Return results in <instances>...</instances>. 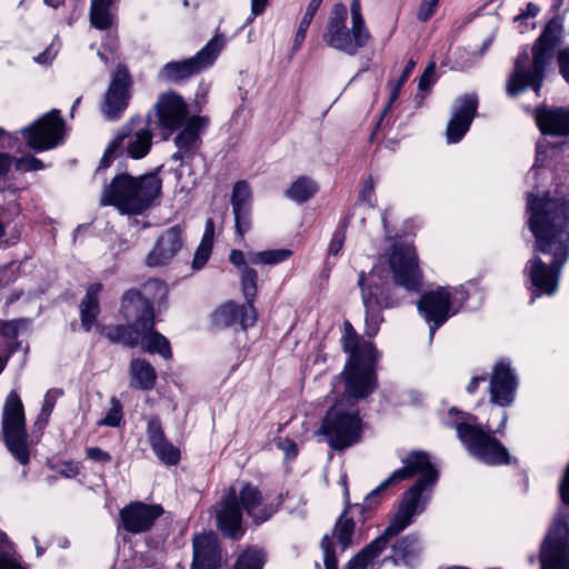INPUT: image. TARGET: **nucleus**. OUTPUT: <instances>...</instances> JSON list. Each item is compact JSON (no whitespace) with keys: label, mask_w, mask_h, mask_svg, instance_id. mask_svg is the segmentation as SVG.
Returning a JSON list of instances; mask_svg holds the SVG:
<instances>
[{"label":"nucleus","mask_w":569,"mask_h":569,"mask_svg":"<svg viewBox=\"0 0 569 569\" xmlns=\"http://www.w3.org/2000/svg\"><path fill=\"white\" fill-rule=\"evenodd\" d=\"M342 339L343 350L349 353L341 376L333 379V388L343 381V397L327 412L322 422V433L335 450H343L360 440L361 419L356 402L367 398L376 389L373 363L375 348L371 342L360 341L351 325L346 322Z\"/></svg>","instance_id":"nucleus-1"},{"label":"nucleus","mask_w":569,"mask_h":569,"mask_svg":"<svg viewBox=\"0 0 569 569\" xmlns=\"http://www.w3.org/2000/svg\"><path fill=\"white\" fill-rule=\"evenodd\" d=\"M403 467L393 471L376 489L366 496V502H370L381 491L393 486L396 482L409 479L419 473L416 483L410 487L399 502L395 516L391 518L383 532L358 552L349 562L346 569H366L389 545L390 540L411 525L415 516L423 512L428 497L423 491L428 486H433L438 480V471L430 462L429 456L423 451H413L402 460ZM321 549L326 569H338V561L332 549L331 538L326 535L321 539Z\"/></svg>","instance_id":"nucleus-2"},{"label":"nucleus","mask_w":569,"mask_h":569,"mask_svg":"<svg viewBox=\"0 0 569 569\" xmlns=\"http://www.w3.org/2000/svg\"><path fill=\"white\" fill-rule=\"evenodd\" d=\"M529 228L536 238V252L551 254L550 264L539 257L528 261L532 286L541 293L553 295L559 273L569 257V204L562 199L528 196Z\"/></svg>","instance_id":"nucleus-3"},{"label":"nucleus","mask_w":569,"mask_h":569,"mask_svg":"<svg viewBox=\"0 0 569 569\" xmlns=\"http://www.w3.org/2000/svg\"><path fill=\"white\" fill-rule=\"evenodd\" d=\"M123 317L131 322L127 326H106L101 335L112 343H121L133 348L141 345L143 351L159 353L164 359L172 357L169 340L156 331L154 310L152 303L138 290H128L121 302Z\"/></svg>","instance_id":"nucleus-4"},{"label":"nucleus","mask_w":569,"mask_h":569,"mask_svg":"<svg viewBox=\"0 0 569 569\" xmlns=\"http://www.w3.org/2000/svg\"><path fill=\"white\" fill-rule=\"evenodd\" d=\"M562 23L557 19L550 20L531 48L532 60L527 51L517 57L507 82L510 97H517L529 88L540 96L546 71L551 64L556 47L562 40Z\"/></svg>","instance_id":"nucleus-5"},{"label":"nucleus","mask_w":569,"mask_h":569,"mask_svg":"<svg viewBox=\"0 0 569 569\" xmlns=\"http://www.w3.org/2000/svg\"><path fill=\"white\" fill-rule=\"evenodd\" d=\"M242 511L259 525L267 521L276 512V508L263 503L260 490L251 483H242L239 491L236 487H230L222 500L214 506L217 527L223 536L232 539L242 537Z\"/></svg>","instance_id":"nucleus-6"},{"label":"nucleus","mask_w":569,"mask_h":569,"mask_svg":"<svg viewBox=\"0 0 569 569\" xmlns=\"http://www.w3.org/2000/svg\"><path fill=\"white\" fill-rule=\"evenodd\" d=\"M161 180L156 173L132 177L117 174L102 191L100 203L113 206L121 213L141 214L160 194Z\"/></svg>","instance_id":"nucleus-7"},{"label":"nucleus","mask_w":569,"mask_h":569,"mask_svg":"<svg viewBox=\"0 0 569 569\" xmlns=\"http://www.w3.org/2000/svg\"><path fill=\"white\" fill-rule=\"evenodd\" d=\"M473 420V417L462 413L452 422L469 453L488 465L509 463L510 456L506 447Z\"/></svg>","instance_id":"nucleus-8"},{"label":"nucleus","mask_w":569,"mask_h":569,"mask_svg":"<svg viewBox=\"0 0 569 569\" xmlns=\"http://www.w3.org/2000/svg\"><path fill=\"white\" fill-rule=\"evenodd\" d=\"M348 10L342 3L333 6L323 32V41L338 51L349 56H355L359 49L363 48L370 33L366 27L351 22V28L347 27Z\"/></svg>","instance_id":"nucleus-9"},{"label":"nucleus","mask_w":569,"mask_h":569,"mask_svg":"<svg viewBox=\"0 0 569 569\" xmlns=\"http://www.w3.org/2000/svg\"><path fill=\"white\" fill-rule=\"evenodd\" d=\"M24 410L19 395L11 391L3 405L2 433L11 455L22 465L29 462Z\"/></svg>","instance_id":"nucleus-10"},{"label":"nucleus","mask_w":569,"mask_h":569,"mask_svg":"<svg viewBox=\"0 0 569 569\" xmlns=\"http://www.w3.org/2000/svg\"><path fill=\"white\" fill-rule=\"evenodd\" d=\"M541 569H569V511L560 509L540 548Z\"/></svg>","instance_id":"nucleus-11"},{"label":"nucleus","mask_w":569,"mask_h":569,"mask_svg":"<svg viewBox=\"0 0 569 569\" xmlns=\"http://www.w3.org/2000/svg\"><path fill=\"white\" fill-rule=\"evenodd\" d=\"M383 268L376 266L369 272L359 274L358 284L361 288L362 303L366 309V332L368 336H375L382 321L380 311L383 308H390L393 302L386 295L385 281L382 279Z\"/></svg>","instance_id":"nucleus-12"},{"label":"nucleus","mask_w":569,"mask_h":569,"mask_svg":"<svg viewBox=\"0 0 569 569\" xmlns=\"http://www.w3.org/2000/svg\"><path fill=\"white\" fill-rule=\"evenodd\" d=\"M224 47L221 36H214L196 56L181 61L166 63L159 71V79L179 82L211 66Z\"/></svg>","instance_id":"nucleus-13"},{"label":"nucleus","mask_w":569,"mask_h":569,"mask_svg":"<svg viewBox=\"0 0 569 569\" xmlns=\"http://www.w3.org/2000/svg\"><path fill=\"white\" fill-rule=\"evenodd\" d=\"M388 266L397 286L403 287L408 291L420 289L422 276L412 246L395 244L388 258Z\"/></svg>","instance_id":"nucleus-14"},{"label":"nucleus","mask_w":569,"mask_h":569,"mask_svg":"<svg viewBox=\"0 0 569 569\" xmlns=\"http://www.w3.org/2000/svg\"><path fill=\"white\" fill-rule=\"evenodd\" d=\"M64 122L58 110H51L32 124L21 129L27 144L36 150H49L62 140Z\"/></svg>","instance_id":"nucleus-15"},{"label":"nucleus","mask_w":569,"mask_h":569,"mask_svg":"<svg viewBox=\"0 0 569 569\" xmlns=\"http://www.w3.org/2000/svg\"><path fill=\"white\" fill-rule=\"evenodd\" d=\"M113 141L121 154L126 152L132 159L146 157L152 146V132L148 120L141 117L132 118L121 128Z\"/></svg>","instance_id":"nucleus-16"},{"label":"nucleus","mask_w":569,"mask_h":569,"mask_svg":"<svg viewBox=\"0 0 569 569\" xmlns=\"http://www.w3.org/2000/svg\"><path fill=\"white\" fill-rule=\"evenodd\" d=\"M451 296L446 288L426 292L418 302V310L429 326L430 340L436 330L455 312L451 311Z\"/></svg>","instance_id":"nucleus-17"},{"label":"nucleus","mask_w":569,"mask_h":569,"mask_svg":"<svg viewBox=\"0 0 569 569\" xmlns=\"http://www.w3.org/2000/svg\"><path fill=\"white\" fill-rule=\"evenodd\" d=\"M130 86L131 78L127 68L119 64L101 104V111L107 119L117 120L127 109L130 99Z\"/></svg>","instance_id":"nucleus-18"},{"label":"nucleus","mask_w":569,"mask_h":569,"mask_svg":"<svg viewBox=\"0 0 569 569\" xmlns=\"http://www.w3.org/2000/svg\"><path fill=\"white\" fill-rule=\"evenodd\" d=\"M518 379L507 360L498 361L489 381L490 401L500 407L510 406L516 398Z\"/></svg>","instance_id":"nucleus-19"},{"label":"nucleus","mask_w":569,"mask_h":569,"mask_svg":"<svg viewBox=\"0 0 569 569\" xmlns=\"http://www.w3.org/2000/svg\"><path fill=\"white\" fill-rule=\"evenodd\" d=\"M160 129L170 133L178 130L188 120V106L183 98L174 91L163 92L154 104Z\"/></svg>","instance_id":"nucleus-20"},{"label":"nucleus","mask_w":569,"mask_h":569,"mask_svg":"<svg viewBox=\"0 0 569 569\" xmlns=\"http://www.w3.org/2000/svg\"><path fill=\"white\" fill-rule=\"evenodd\" d=\"M162 515L163 508L160 505L136 501L120 510V520L126 531L137 535L150 530Z\"/></svg>","instance_id":"nucleus-21"},{"label":"nucleus","mask_w":569,"mask_h":569,"mask_svg":"<svg viewBox=\"0 0 569 569\" xmlns=\"http://www.w3.org/2000/svg\"><path fill=\"white\" fill-rule=\"evenodd\" d=\"M183 229L177 224L164 230L154 242L146 258V264L150 268L167 266L181 250Z\"/></svg>","instance_id":"nucleus-22"},{"label":"nucleus","mask_w":569,"mask_h":569,"mask_svg":"<svg viewBox=\"0 0 569 569\" xmlns=\"http://www.w3.org/2000/svg\"><path fill=\"white\" fill-rule=\"evenodd\" d=\"M477 107L478 99L475 94H466L456 100L446 132L449 143H456L463 138L477 113Z\"/></svg>","instance_id":"nucleus-23"},{"label":"nucleus","mask_w":569,"mask_h":569,"mask_svg":"<svg viewBox=\"0 0 569 569\" xmlns=\"http://www.w3.org/2000/svg\"><path fill=\"white\" fill-rule=\"evenodd\" d=\"M236 230L243 236L251 228L252 191L244 180L237 181L231 193Z\"/></svg>","instance_id":"nucleus-24"},{"label":"nucleus","mask_w":569,"mask_h":569,"mask_svg":"<svg viewBox=\"0 0 569 569\" xmlns=\"http://www.w3.org/2000/svg\"><path fill=\"white\" fill-rule=\"evenodd\" d=\"M535 119L541 133L553 137L569 136V107H538Z\"/></svg>","instance_id":"nucleus-25"},{"label":"nucleus","mask_w":569,"mask_h":569,"mask_svg":"<svg viewBox=\"0 0 569 569\" xmlns=\"http://www.w3.org/2000/svg\"><path fill=\"white\" fill-rule=\"evenodd\" d=\"M258 318L256 308L251 302L237 305L228 301L214 312V321L219 326L239 325L243 330L252 327Z\"/></svg>","instance_id":"nucleus-26"},{"label":"nucleus","mask_w":569,"mask_h":569,"mask_svg":"<svg viewBox=\"0 0 569 569\" xmlns=\"http://www.w3.org/2000/svg\"><path fill=\"white\" fill-rule=\"evenodd\" d=\"M209 122L210 120L207 116L193 114L189 117L179 128L173 139L176 148L196 154L202 144L201 136L208 128Z\"/></svg>","instance_id":"nucleus-27"},{"label":"nucleus","mask_w":569,"mask_h":569,"mask_svg":"<svg viewBox=\"0 0 569 569\" xmlns=\"http://www.w3.org/2000/svg\"><path fill=\"white\" fill-rule=\"evenodd\" d=\"M218 540L212 533L193 538V561L191 569H221Z\"/></svg>","instance_id":"nucleus-28"},{"label":"nucleus","mask_w":569,"mask_h":569,"mask_svg":"<svg viewBox=\"0 0 569 569\" xmlns=\"http://www.w3.org/2000/svg\"><path fill=\"white\" fill-rule=\"evenodd\" d=\"M147 436L153 453L162 463L176 466L179 462L180 450L168 441L159 419L149 420Z\"/></svg>","instance_id":"nucleus-29"},{"label":"nucleus","mask_w":569,"mask_h":569,"mask_svg":"<svg viewBox=\"0 0 569 569\" xmlns=\"http://www.w3.org/2000/svg\"><path fill=\"white\" fill-rule=\"evenodd\" d=\"M421 552V542L416 535H408L392 545L391 559L395 565L415 567Z\"/></svg>","instance_id":"nucleus-30"},{"label":"nucleus","mask_w":569,"mask_h":569,"mask_svg":"<svg viewBox=\"0 0 569 569\" xmlns=\"http://www.w3.org/2000/svg\"><path fill=\"white\" fill-rule=\"evenodd\" d=\"M102 290L101 283H92L87 289L83 299L80 302V319L81 326L86 331H89L99 315V295Z\"/></svg>","instance_id":"nucleus-31"},{"label":"nucleus","mask_w":569,"mask_h":569,"mask_svg":"<svg viewBox=\"0 0 569 569\" xmlns=\"http://www.w3.org/2000/svg\"><path fill=\"white\" fill-rule=\"evenodd\" d=\"M130 375L134 386L142 390H151L156 385L154 368L144 359H133L130 362Z\"/></svg>","instance_id":"nucleus-32"},{"label":"nucleus","mask_w":569,"mask_h":569,"mask_svg":"<svg viewBox=\"0 0 569 569\" xmlns=\"http://www.w3.org/2000/svg\"><path fill=\"white\" fill-rule=\"evenodd\" d=\"M318 189L319 187L313 179L307 176H300L284 191V196L293 202L303 203L311 199L317 193Z\"/></svg>","instance_id":"nucleus-33"},{"label":"nucleus","mask_w":569,"mask_h":569,"mask_svg":"<svg viewBox=\"0 0 569 569\" xmlns=\"http://www.w3.org/2000/svg\"><path fill=\"white\" fill-rule=\"evenodd\" d=\"M214 223L211 218L206 221L204 232L192 259V268L200 270L204 267L212 252Z\"/></svg>","instance_id":"nucleus-34"},{"label":"nucleus","mask_w":569,"mask_h":569,"mask_svg":"<svg viewBox=\"0 0 569 569\" xmlns=\"http://www.w3.org/2000/svg\"><path fill=\"white\" fill-rule=\"evenodd\" d=\"M113 0H91L90 22L100 30H106L112 24L110 7Z\"/></svg>","instance_id":"nucleus-35"},{"label":"nucleus","mask_w":569,"mask_h":569,"mask_svg":"<svg viewBox=\"0 0 569 569\" xmlns=\"http://www.w3.org/2000/svg\"><path fill=\"white\" fill-rule=\"evenodd\" d=\"M292 256L290 249H271L264 251H249V262L258 266H273L281 263Z\"/></svg>","instance_id":"nucleus-36"},{"label":"nucleus","mask_w":569,"mask_h":569,"mask_svg":"<svg viewBox=\"0 0 569 569\" xmlns=\"http://www.w3.org/2000/svg\"><path fill=\"white\" fill-rule=\"evenodd\" d=\"M355 521L351 518H348L346 512L342 513L336 522L333 530V535L337 537L342 550L350 546Z\"/></svg>","instance_id":"nucleus-37"},{"label":"nucleus","mask_w":569,"mask_h":569,"mask_svg":"<svg viewBox=\"0 0 569 569\" xmlns=\"http://www.w3.org/2000/svg\"><path fill=\"white\" fill-rule=\"evenodd\" d=\"M257 281L258 273L254 269L243 268V270L240 272V282L243 297L247 302H251L252 305L258 292Z\"/></svg>","instance_id":"nucleus-38"},{"label":"nucleus","mask_w":569,"mask_h":569,"mask_svg":"<svg viewBox=\"0 0 569 569\" xmlns=\"http://www.w3.org/2000/svg\"><path fill=\"white\" fill-rule=\"evenodd\" d=\"M262 553L254 549H248L239 556L234 569H262Z\"/></svg>","instance_id":"nucleus-39"},{"label":"nucleus","mask_w":569,"mask_h":569,"mask_svg":"<svg viewBox=\"0 0 569 569\" xmlns=\"http://www.w3.org/2000/svg\"><path fill=\"white\" fill-rule=\"evenodd\" d=\"M415 67H416V61L413 59H410L407 62V66L405 67L402 73L399 77V79L397 80V82L392 84V89H391V93H390V99H389V104H391L393 101H396L398 99L399 93H400L402 87L405 86V83L407 82L408 78L412 73Z\"/></svg>","instance_id":"nucleus-40"},{"label":"nucleus","mask_w":569,"mask_h":569,"mask_svg":"<svg viewBox=\"0 0 569 569\" xmlns=\"http://www.w3.org/2000/svg\"><path fill=\"white\" fill-rule=\"evenodd\" d=\"M60 395L61 392L57 389L48 390L47 393L44 395L43 403L39 416V419H42L44 425L48 422V419Z\"/></svg>","instance_id":"nucleus-41"},{"label":"nucleus","mask_w":569,"mask_h":569,"mask_svg":"<svg viewBox=\"0 0 569 569\" xmlns=\"http://www.w3.org/2000/svg\"><path fill=\"white\" fill-rule=\"evenodd\" d=\"M313 18H315V14L305 12L301 21L299 22V27H298V30L295 36V40H293V50L295 51H297L301 48V46L306 39L307 30H308L310 23L312 22Z\"/></svg>","instance_id":"nucleus-42"},{"label":"nucleus","mask_w":569,"mask_h":569,"mask_svg":"<svg viewBox=\"0 0 569 569\" xmlns=\"http://www.w3.org/2000/svg\"><path fill=\"white\" fill-rule=\"evenodd\" d=\"M14 167L20 171H36L44 168L41 160L33 156L20 157L14 159Z\"/></svg>","instance_id":"nucleus-43"},{"label":"nucleus","mask_w":569,"mask_h":569,"mask_svg":"<svg viewBox=\"0 0 569 569\" xmlns=\"http://www.w3.org/2000/svg\"><path fill=\"white\" fill-rule=\"evenodd\" d=\"M112 406L107 412L106 417L99 421V425L101 426H109V427H117L119 426L122 413H121V406L118 400L112 399L111 401Z\"/></svg>","instance_id":"nucleus-44"},{"label":"nucleus","mask_w":569,"mask_h":569,"mask_svg":"<svg viewBox=\"0 0 569 569\" xmlns=\"http://www.w3.org/2000/svg\"><path fill=\"white\" fill-rule=\"evenodd\" d=\"M436 82V63L430 62L419 78L418 88L421 91L429 90Z\"/></svg>","instance_id":"nucleus-45"},{"label":"nucleus","mask_w":569,"mask_h":569,"mask_svg":"<svg viewBox=\"0 0 569 569\" xmlns=\"http://www.w3.org/2000/svg\"><path fill=\"white\" fill-rule=\"evenodd\" d=\"M16 557H18V555L14 550V545L7 533L0 530V562Z\"/></svg>","instance_id":"nucleus-46"},{"label":"nucleus","mask_w":569,"mask_h":569,"mask_svg":"<svg viewBox=\"0 0 569 569\" xmlns=\"http://www.w3.org/2000/svg\"><path fill=\"white\" fill-rule=\"evenodd\" d=\"M559 73L569 84V47L562 48L557 53Z\"/></svg>","instance_id":"nucleus-47"},{"label":"nucleus","mask_w":569,"mask_h":569,"mask_svg":"<svg viewBox=\"0 0 569 569\" xmlns=\"http://www.w3.org/2000/svg\"><path fill=\"white\" fill-rule=\"evenodd\" d=\"M119 154H121V152H120L119 148L117 147V143H114V141L112 140L108 144V147L100 160V164L97 169V172H99L102 169H107L111 164L112 160L116 157H118Z\"/></svg>","instance_id":"nucleus-48"},{"label":"nucleus","mask_w":569,"mask_h":569,"mask_svg":"<svg viewBox=\"0 0 569 569\" xmlns=\"http://www.w3.org/2000/svg\"><path fill=\"white\" fill-rule=\"evenodd\" d=\"M439 0H422L419 11L418 19L421 21L429 20L436 12Z\"/></svg>","instance_id":"nucleus-49"},{"label":"nucleus","mask_w":569,"mask_h":569,"mask_svg":"<svg viewBox=\"0 0 569 569\" xmlns=\"http://www.w3.org/2000/svg\"><path fill=\"white\" fill-rule=\"evenodd\" d=\"M249 251L247 253L242 252L241 250L233 249L231 250L229 254V261L239 269L241 272L243 268H250L249 267Z\"/></svg>","instance_id":"nucleus-50"},{"label":"nucleus","mask_w":569,"mask_h":569,"mask_svg":"<svg viewBox=\"0 0 569 569\" xmlns=\"http://www.w3.org/2000/svg\"><path fill=\"white\" fill-rule=\"evenodd\" d=\"M20 327L19 320L2 321L0 320V335L7 339H13L18 335Z\"/></svg>","instance_id":"nucleus-51"},{"label":"nucleus","mask_w":569,"mask_h":569,"mask_svg":"<svg viewBox=\"0 0 569 569\" xmlns=\"http://www.w3.org/2000/svg\"><path fill=\"white\" fill-rule=\"evenodd\" d=\"M345 231L343 230H337L331 239V242L329 244V253L337 256L340 250L342 249V246L345 243Z\"/></svg>","instance_id":"nucleus-52"},{"label":"nucleus","mask_w":569,"mask_h":569,"mask_svg":"<svg viewBox=\"0 0 569 569\" xmlns=\"http://www.w3.org/2000/svg\"><path fill=\"white\" fill-rule=\"evenodd\" d=\"M86 453L89 459L97 462H109L111 460L110 453L98 447L87 448Z\"/></svg>","instance_id":"nucleus-53"},{"label":"nucleus","mask_w":569,"mask_h":569,"mask_svg":"<svg viewBox=\"0 0 569 569\" xmlns=\"http://www.w3.org/2000/svg\"><path fill=\"white\" fill-rule=\"evenodd\" d=\"M350 11H351V22H353L355 24L361 26V27H366L365 19L361 13L360 0H352Z\"/></svg>","instance_id":"nucleus-54"},{"label":"nucleus","mask_w":569,"mask_h":569,"mask_svg":"<svg viewBox=\"0 0 569 569\" xmlns=\"http://www.w3.org/2000/svg\"><path fill=\"white\" fill-rule=\"evenodd\" d=\"M79 472H80L79 467L71 461L62 463L61 469H60V475H62L63 477H67V478H73V477L78 476Z\"/></svg>","instance_id":"nucleus-55"},{"label":"nucleus","mask_w":569,"mask_h":569,"mask_svg":"<svg viewBox=\"0 0 569 569\" xmlns=\"http://www.w3.org/2000/svg\"><path fill=\"white\" fill-rule=\"evenodd\" d=\"M57 54V50L53 49V46H50L47 50H44L42 53L38 54L34 60L38 63L47 64L50 63L53 58Z\"/></svg>","instance_id":"nucleus-56"},{"label":"nucleus","mask_w":569,"mask_h":569,"mask_svg":"<svg viewBox=\"0 0 569 569\" xmlns=\"http://www.w3.org/2000/svg\"><path fill=\"white\" fill-rule=\"evenodd\" d=\"M144 290L147 292H151L152 290H154V291H157L160 295V298L166 297L167 293H168V290H167L166 286L162 282L157 281V280L149 281L146 284Z\"/></svg>","instance_id":"nucleus-57"},{"label":"nucleus","mask_w":569,"mask_h":569,"mask_svg":"<svg viewBox=\"0 0 569 569\" xmlns=\"http://www.w3.org/2000/svg\"><path fill=\"white\" fill-rule=\"evenodd\" d=\"M0 569H28L21 563L20 557L10 558L0 562Z\"/></svg>","instance_id":"nucleus-58"},{"label":"nucleus","mask_w":569,"mask_h":569,"mask_svg":"<svg viewBox=\"0 0 569 569\" xmlns=\"http://www.w3.org/2000/svg\"><path fill=\"white\" fill-rule=\"evenodd\" d=\"M14 159L7 153H0V176L9 172L11 164L14 163Z\"/></svg>","instance_id":"nucleus-59"},{"label":"nucleus","mask_w":569,"mask_h":569,"mask_svg":"<svg viewBox=\"0 0 569 569\" xmlns=\"http://www.w3.org/2000/svg\"><path fill=\"white\" fill-rule=\"evenodd\" d=\"M538 13H539V7L536 6L532 2H529L527 4L526 11H523V12L519 13L518 16H516L515 20H520V19H525V18H533Z\"/></svg>","instance_id":"nucleus-60"},{"label":"nucleus","mask_w":569,"mask_h":569,"mask_svg":"<svg viewBox=\"0 0 569 569\" xmlns=\"http://www.w3.org/2000/svg\"><path fill=\"white\" fill-rule=\"evenodd\" d=\"M373 191H375V183L372 181L371 178H369L366 182H365V186H363V189L360 193V198L370 202L371 200V197L373 196Z\"/></svg>","instance_id":"nucleus-61"},{"label":"nucleus","mask_w":569,"mask_h":569,"mask_svg":"<svg viewBox=\"0 0 569 569\" xmlns=\"http://www.w3.org/2000/svg\"><path fill=\"white\" fill-rule=\"evenodd\" d=\"M269 0H251V12L253 16H259L263 12Z\"/></svg>","instance_id":"nucleus-62"},{"label":"nucleus","mask_w":569,"mask_h":569,"mask_svg":"<svg viewBox=\"0 0 569 569\" xmlns=\"http://www.w3.org/2000/svg\"><path fill=\"white\" fill-rule=\"evenodd\" d=\"M485 380H486V378H485L483 376L473 377V378L471 379V381L469 382V385L467 386V391H468L469 393H473V392H476V390H477V389H478V387H479V383H480V382H482V381H485Z\"/></svg>","instance_id":"nucleus-63"},{"label":"nucleus","mask_w":569,"mask_h":569,"mask_svg":"<svg viewBox=\"0 0 569 569\" xmlns=\"http://www.w3.org/2000/svg\"><path fill=\"white\" fill-rule=\"evenodd\" d=\"M194 154L190 151H183L182 149H177V151L172 154L173 161H182L184 158H192Z\"/></svg>","instance_id":"nucleus-64"}]
</instances>
